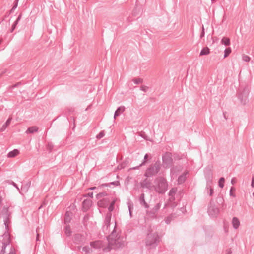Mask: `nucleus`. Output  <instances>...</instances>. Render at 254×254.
<instances>
[{"mask_svg":"<svg viewBox=\"0 0 254 254\" xmlns=\"http://www.w3.org/2000/svg\"><path fill=\"white\" fill-rule=\"evenodd\" d=\"M108 241V245L103 248L105 252H109L111 250H118L123 248L125 246L124 238L121 236L120 232L116 230V222L111 233L106 236Z\"/></svg>","mask_w":254,"mask_h":254,"instance_id":"1","label":"nucleus"},{"mask_svg":"<svg viewBox=\"0 0 254 254\" xmlns=\"http://www.w3.org/2000/svg\"><path fill=\"white\" fill-rule=\"evenodd\" d=\"M161 239L158 233L153 232L151 227H149L147 230L146 238V246L149 249H155L159 243Z\"/></svg>","mask_w":254,"mask_h":254,"instance_id":"2","label":"nucleus"},{"mask_svg":"<svg viewBox=\"0 0 254 254\" xmlns=\"http://www.w3.org/2000/svg\"><path fill=\"white\" fill-rule=\"evenodd\" d=\"M161 162L157 160L150 164L146 169L144 176L147 178L153 177L157 175L161 169Z\"/></svg>","mask_w":254,"mask_h":254,"instance_id":"3","label":"nucleus"},{"mask_svg":"<svg viewBox=\"0 0 254 254\" xmlns=\"http://www.w3.org/2000/svg\"><path fill=\"white\" fill-rule=\"evenodd\" d=\"M168 187V184L166 179L160 177L158 179L155 190L159 194H164L167 190Z\"/></svg>","mask_w":254,"mask_h":254,"instance_id":"4","label":"nucleus"},{"mask_svg":"<svg viewBox=\"0 0 254 254\" xmlns=\"http://www.w3.org/2000/svg\"><path fill=\"white\" fill-rule=\"evenodd\" d=\"M207 212L211 217L216 218L219 213V209L212 201H211L208 205Z\"/></svg>","mask_w":254,"mask_h":254,"instance_id":"5","label":"nucleus"},{"mask_svg":"<svg viewBox=\"0 0 254 254\" xmlns=\"http://www.w3.org/2000/svg\"><path fill=\"white\" fill-rule=\"evenodd\" d=\"M249 93V90L247 87H244L242 91H239L238 97L242 104L245 105L248 102Z\"/></svg>","mask_w":254,"mask_h":254,"instance_id":"6","label":"nucleus"},{"mask_svg":"<svg viewBox=\"0 0 254 254\" xmlns=\"http://www.w3.org/2000/svg\"><path fill=\"white\" fill-rule=\"evenodd\" d=\"M162 162L165 168H169L172 166L173 159L171 153L167 152L162 156Z\"/></svg>","mask_w":254,"mask_h":254,"instance_id":"7","label":"nucleus"},{"mask_svg":"<svg viewBox=\"0 0 254 254\" xmlns=\"http://www.w3.org/2000/svg\"><path fill=\"white\" fill-rule=\"evenodd\" d=\"M2 215L4 218V224L6 228L8 227V223L10 222L11 213L9 211V207H4L2 210Z\"/></svg>","mask_w":254,"mask_h":254,"instance_id":"8","label":"nucleus"},{"mask_svg":"<svg viewBox=\"0 0 254 254\" xmlns=\"http://www.w3.org/2000/svg\"><path fill=\"white\" fill-rule=\"evenodd\" d=\"M73 242L76 245H83L85 243V237L79 233L75 234L73 237Z\"/></svg>","mask_w":254,"mask_h":254,"instance_id":"9","label":"nucleus"},{"mask_svg":"<svg viewBox=\"0 0 254 254\" xmlns=\"http://www.w3.org/2000/svg\"><path fill=\"white\" fill-rule=\"evenodd\" d=\"M112 214L111 213H107L105 217L104 224V225L103 226V231L104 233L106 234L107 232L105 231H107L108 230V228L110 227L111 224V220Z\"/></svg>","mask_w":254,"mask_h":254,"instance_id":"10","label":"nucleus"},{"mask_svg":"<svg viewBox=\"0 0 254 254\" xmlns=\"http://www.w3.org/2000/svg\"><path fill=\"white\" fill-rule=\"evenodd\" d=\"M161 206V203L159 202L157 203L150 210L147 211V214L151 218H156V213Z\"/></svg>","mask_w":254,"mask_h":254,"instance_id":"11","label":"nucleus"},{"mask_svg":"<svg viewBox=\"0 0 254 254\" xmlns=\"http://www.w3.org/2000/svg\"><path fill=\"white\" fill-rule=\"evenodd\" d=\"M205 177L207 180L206 188L210 187V184L212 183L213 173L211 169H207L204 172Z\"/></svg>","mask_w":254,"mask_h":254,"instance_id":"12","label":"nucleus"},{"mask_svg":"<svg viewBox=\"0 0 254 254\" xmlns=\"http://www.w3.org/2000/svg\"><path fill=\"white\" fill-rule=\"evenodd\" d=\"M112 198L111 197H106L100 199L97 202L98 206L101 208L107 207Z\"/></svg>","mask_w":254,"mask_h":254,"instance_id":"13","label":"nucleus"},{"mask_svg":"<svg viewBox=\"0 0 254 254\" xmlns=\"http://www.w3.org/2000/svg\"><path fill=\"white\" fill-rule=\"evenodd\" d=\"M92 201L90 199H85L82 202V210L83 212L87 211L92 205Z\"/></svg>","mask_w":254,"mask_h":254,"instance_id":"14","label":"nucleus"},{"mask_svg":"<svg viewBox=\"0 0 254 254\" xmlns=\"http://www.w3.org/2000/svg\"><path fill=\"white\" fill-rule=\"evenodd\" d=\"M90 245L95 249H101L103 247V243L102 241L97 240L90 242Z\"/></svg>","mask_w":254,"mask_h":254,"instance_id":"15","label":"nucleus"},{"mask_svg":"<svg viewBox=\"0 0 254 254\" xmlns=\"http://www.w3.org/2000/svg\"><path fill=\"white\" fill-rule=\"evenodd\" d=\"M151 182L150 180L147 179V178L144 179L141 183V186L143 188H146L149 190L151 189Z\"/></svg>","mask_w":254,"mask_h":254,"instance_id":"16","label":"nucleus"},{"mask_svg":"<svg viewBox=\"0 0 254 254\" xmlns=\"http://www.w3.org/2000/svg\"><path fill=\"white\" fill-rule=\"evenodd\" d=\"M139 202L140 204V205L142 206H143L145 208H148L149 206V205L146 202L145 200V194L144 193H142L141 194V195L139 196Z\"/></svg>","mask_w":254,"mask_h":254,"instance_id":"17","label":"nucleus"},{"mask_svg":"<svg viewBox=\"0 0 254 254\" xmlns=\"http://www.w3.org/2000/svg\"><path fill=\"white\" fill-rule=\"evenodd\" d=\"M189 173L188 171H185L182 175H180L177 180L178 184H182L184 183L186 180V175Z\"/></svg>","mask_w":254,"mask_h":254,"instance_id":"18","label":"nucleus"},{"mask_svg":"<svg viewBox=\"0 0 254 254\" xmlns=\"http://www.w3.org/2000/svg\"><path fill=\"white\" fill-rule=\"evenodd\" d=\"M72 213L70 211H66L65 214L64 223L65 224H69L72 219Z\"/></svg>","mask_w":254,"mask_h":254,"instance_id":"19","label":"nucleus"},{"mask_svg":"<svg viewBox=\"0 0 254 254\" xmlns=\"http://www.w3.org/2000/svg\"><path fill=\"white\" fill-rule=\"evenodd\" d=\"M12 119V117H9L8 118V119L6 121V122L2 125V127L0 128V131L2 132L6 129V128L11 123Z\"/></svg>","mask_w":254,"mask_h":254,"instance_id":"20","label":"nucleus"},{"mask_svg":"<svg viewBox=\"0 0 254 254\" xmlns=\"http://www.w3.org/2000/svg\"><path fill=\"white\" fill-rule=\"evenodd\" d=\"M22 17V13H20L19 15L18 16L16 20L14 21L13 24L12 25L11 28L10 30V32H13L14 30L15 29L19 21L20 20L21 18Z\"/></svg>","mask_w":254,"mask_h":254,"instance_id":"21","label":"nucleus"},{"mask_svg":"<svg viewBox=\"0 0 254 254\" xmlns=\"http://www.w3.org/2000/svg\"><path fill=\"white\" fill-rule=\"evenodd\" d=\"M125 107L124 106L119 107L115 112L114 118L115 119L117 117L119 116L121 113L125 111Z\"/></svg>","mask_w":254,"mask_h":254,"instance_id":"22","label":"nucleus"},{"mask_svg":"<svg viewBox=\"0 0 254 254\" xmlns=\"http://www.w3.org/2000/svg\"><path fill=\"white\" fill-rule=\"evenodd\" d=\"M19 153V151L17 149H15L13 150L10 151L7 154V157L8 158H13L16 156Z\"/></svg>","mask_w":254,"mask_h":254,"instance_id":"23","label":"nucleus"},{"mask_svg":"<svg viewBox=\"0 0 254 254\" xmlns=\"http://www.w3.org/2000/svg\"><path fill=\"white\" fill-rule=\"evenodd\" d=\"M232 223L234 228L235 229H237L240 226V221L237 217L233 218Z\"/></svg>","mask_w":254,"mask_h":254,"instance_id":"24","label":"nucleus"},{"mask_svg":"<svg viewBox=\"0 0 254 254\" xmlns=\"http://www.w3.org/2000/svg\"><path fill=\"white\" fill-rule=\"evenodd\" d=\"M64 231L66 236L69 237L71 235L72 231L70 225L67 224L64 228Z\"/></svg>","mask_w":254,"mask_h":254,"instance_id":"25","label":"nucleus"},{"mask_svg":"<svg viewBox=\"0 0 254 254\" xmlns=\"http://www.w3.org/2000/svg\"><path fill=\"white\" fill-rule=\"evenodd\" d=\"M177 191V188L176 187L172 188L169 191L168 195L170 197L173 198V200H175V195Z\"/></svg>","mask_w":254,"mask_h":254,"instance_id":"26","label":"nucleus"},{"mask_svg":"<svg viewBox=\"0 0 254 254\" xmlns=\"http://www.w3.org/2000/svg\"><path fill=\"white\" fill-rule=\"evenodd\" d=\"M149 157V154L148 153L145 154L142 162L139 164V166H145L148 162Z\"/></svg>","mask_w":254,"mask_h":254,"instance_id":"27","label":"nucleus"},{"mask_svg":"<svg viewBox=\"0 0 254 254\" xmlns=\"http://www.w3.org/2000/svg\"><path fill=\"white\" fill-rule=\"evenodd\" d=\"M38 128L36 126H32L28 128L26 132L27 133H33L38 131Z\"/></svg>","mask_w":254,"mask_h":254,"instance_id":"28","label":"nucleus"},{"mask_svg":"<svg viewBox=\"0 0 254 254\" xmlns=\"http://www.w3.org/2000/svg\"><path fill=\"white\" fill-rule=\"evenodd\" d=\"M210 53V49L208 47H204L202 48L200 52V56L207 55Z\"/></svg>","mask_w":254,"mask_h":254,"instance_id":"29","label":"nucleus"},{"mask_svg":"<svg viewBox=\"0 0 254 254\" xmlns=\"http://www.w3.org/2000/svg\"><path fill=\"white\" fill-rule=\"evenodd\" d=\"M221 43L225 46H229L230 45V39L228 37H224L221 39Z\"/></svg>","mask_w":254,"mask_h":254,"instance_id":"30","label":"nucleus"},{"mask_svg":"<svg viewBox=\"0 0 254 254\" xmlns=\"http://www.w3.org/2000/svg\"><path fill=\"white\" fill-rule=\"evenodd\" d=\"M116 200L115 199H113L112 201L109 203L110 205L108 207V211H109V213H111L112 211H113L114 209V205L115 204Z\"/></svg>","mask_w":254,"mask_h":254,"instance_id":"31","label":"nucleus"},{"mask_svg":"<svg viewBox=\"0 0 254 254\" xmlns=\"http://www.w3.org/2000/svg\"><path fill=\"white\" fill-rule=\"evenodd\" d=\"M31 182L29 181L26 182L25 185H22L21 186V190H24L25 191H27L30 187Z\"/></svg>","mask_w":254,"mask_h":254,"instance_id":"32","label":"nucleus"},{"mask_svg":"<svg viewBox=\"0 0 254 254\" xmlns=\"http://www.w3.org/2000/svg\"><path fill=\"white\" fill-rule=\"evenodd\" d=\"M82 249V251L85 252V254H89L92 252L91 248L88 246L83 247Z\"/></svg>","mask_w":254,"mask_h":254,"instance_id":"33","label":"nucleus"},{"mask_svg":"<svg viewBox=\"0 0 254 254\" xmlns=\"http://www.w3.org/2000/svg\"><path fill=\"white\" fill-rule=\"evenodd\" d=\"M231 52V49L230 47L227 48L224 50V58L227 57Z\"/></svg>","mask_w":254,"mask_h":254,"instance_id":"34","label":"nucleus"},{"mask_svg":"<svg viewBox=\"0 0 254 254\" xmlns=\"http://www.w3.org/2000/svg\"><path fill=\"white\" fill-rule=\"evenodd\" d=\"M128 208L129 212V215L130 217H132V211L133 209V204L132 203H128Z\"/></svg>","mask_w":254,"mask_h":254,"instance_id":"35","label":"nucleus"},{"mask_svg":"<svg viewBox=\"0 0 254 254\" xmlns=\"http://www.w3.org/2000/svg\"><path fill=\"white\" fill-rule=\"evenodd\" d=\"M108 194L106 192H100L96 195V198L97 199H99L103 197L106 196Z\"/></svg>","mask_w":254,"mask_h":254,"instance_id":"36","label":"nucleus"},{"mask_svg":"<svg viewBox=\"0 0 254 254\" xmlns=\"http://www.w3.org/2000/svg\"><path fill=\"white\" fill-rule=\"evenodd\" d=\"M132 81L135 84H139L140 83H142L143 82V80L142 78H134L132 79Z\"/></svg>","mask_w":254,"mask_h":254,"instance_id":"37","label":"nucleus"},{"mask_svg":"<svg viewBox=\"0 0 254 254\" xmlns=\"http://www.w3.org/2000/svg\"><path fill=\"white\" fill-rule=\"evenodd\" d=\"M18 1H19V0H15L14 3H13V5L10 10V13L13 12L15 10V9L17 7Z\"/></svg>","mask_w":254,"mask_h":254,"instance_id":"38","label":"nucleus"},{"mask_svg":"<svg viewBox=\"0 0 254 254\" xmlns=\"http://www.w3.org/2000/svg\"><path fill=\"white\" fill-rule=\"evenodd\" d=\"M224 182H225V178L224 177H221L219 180V186L222 188L224 187Z\"/></svg>","mask_w":254,"mask_h":254,"instance_id":"39","label":"nucleus"},{"mask_svg":"<svg viewBox=\"0 0 254 254\" xmlns=\"http://www.w3.org/2000/svg\"><path fill=\"white\" fill-rule=\"evenodd\" d=\"M235 188L234 187H231L230 190V192L229 195L230 196L233 197H236L235 194L233 192L234 191H235Z\"/></svg>","mask_w":254,"mask_h":254,"instance_id":"40","label":"nucleus"},{"mask_svg":"<svg viewBox=\"0 0 254 254\" xmlns=\"http://www.w3.org/2000/svg\"><path fill=\"white\" fill-rule=\"evenodd\" d=\"M127 164L126 162V161H124L122 163L120 164L117 166V168H118V169H119V170L124 169V168H125L126 167Z\"/></svg>","mask_w":254,"mask_h":254,"instance_id":"41","label":"nucleus"},{"mask_svg":"<svg viewBox=\"0 0 254 254\" xmlns=\"http://www.w3.org/2000/svg\"><path fill=\"white\" fill-rule=\"evenodd\" d=\"M54 148V145L51 142H48V144L47 145V149L50 152H51Z\"/></svg>","mask_w":254,"mask_h":254,"instance_id":"42","label":"nucleus"},{"mask_svg":"<svg viewBox=\"0 0 254 254\" xmlns=\"http://www.w3.org/2000/svg\"><path fill=\"white\" fill-rule=\"evenodd\" d=\"M105 136V133L104 131H101L99 132V134H98L96 136V138L98 139H100L101 138H103Z\"/></svg>","mask_w":254,"mask_h":254,"instance_id":"43","label":"nucleus"},{"mask_svg":"<svg viewBox=\"0 0 254 254\" xmlns=\"http://www.w3.org/2000/svg\"><path fill=\"white\" fill-rule=\"evenodd\" d=\"M148 89H149V87L145 85H142L140 86V90H141L142 91H143L144 92H147L148 91Z\"/></svg>","mask_w":254,"mask_h":254,"instance_id":"44","label":"nucleus"},{"mask_svg":"<svg viewBox=\"0 0 254 254\" xmlns=\"http://www.w3.org/2000/svg\"><path fill=\"white\" fill-rule=\"evenodd\" d=\"M242 59L245 62H249L251 60V58L249 56L244 55L242 57Z\"/></svg>","mask_w":254,"mask_h":254,"instance_id":"45","label":"nucleus"},{"mask_svg":"<svg viewBox=\"0 0 254 254\" xmlns=\"http://www.w3.org/2000/svg\"><path fill=\"white\" fill-rule=\"evenodd\" d=\"M116 182H112L110 183H104L101 185L102 187H111V185H115Z\"/></svg>","mask_w":254,"mask_h":254,"instance_id":"46","label":"nucleus"},{"mask_svg":"<svg viewBox=\"0 0 254 254\" xmlns=\"http://www.w3.org/2000/svg\"><path fill=\"white\" fill-rule=\"evenodd\" d=\"M209 188V195L212 196L213 194L214 191L213 188H211V186H210V187H209L208 188H206V190H208Z\"/></svg>","mask_w":254,"mask_h":254,"instance_id":"47","label":"nucleus"},{"mask_svg":"<svg viewBox=\"0 0 254 254\" xmlns=\"http://www.w3.org/2000/svg\"><path fill=\"white\" fill-rule=\"evenodd\" d=\"M204 35H205L204 28V26H203L202 28V31L201 32L200 35V38H202L203 37H204Z\"/></svg>","mask_w":254,"mask_h":254,"instance_id":"48","label":"nucleus"},{"mask_svg":"<svg viewBox=\"0 0 254 254\" xmlns=\"http://www.w3.org/2000/svg\"><path fill=\"white\" fill-rule=\"evenodd\" d=\"M93 192H89L84 195V197H89L91 198H93Z\"/></svg>","mask_w":254,"mask_h":254,"instance_id":"49","label":"nucleus"},{"mask_svg":"<svg viewBox=\"0 0 254 254\" xmlns=\"http://www.w3.org/2000/svg\"><path fill=\"white\" fill-rule=\"evenodd\" d=\"M21 82H17L16 83V84H14L13 85L11 86V88L12 89H14L16 87H18L20 85H21Z\"/></svg>","mask_w":254,"mask_h":254,"instance_id":"50","label":"nucleus"},{"mask_svg":"<svg viewBox=\"0 0 254 254\" xmlns=\"http://www.w3.org/2000/svg\"><path fill=\"white\" fill-rule=\"evenodd\" d=\"M81 248H82L81 246H75L74 247V248L73 249V250L74 251H79L81 250Z\"/></svg>","mask_w":254,"mask_h":254,"instance_id":"51","label":"nucleus"},{"mask_svg":"<svg viewBox=\"0 0 254 254\" xmlns=\"http://www.w3.org/2000/svg\"><path fill=\"white\" fill-rule=\"evenodd\" d=\"M232 253V251L231 248H229L226 251V254H231Z\"/></svg>","mask_w":254,"mask_h":254,"instance_id":"52","label":"nucleus"},{"mask_svg":"<svg viewBox=\"0 0 254 254\" xmlns=\"http://www.w3.org/2000/svg\"><path fill=\"white\" fill-rule=\"evenodd\" d=\"M5 246L6 245L4 244V245L2 247V249L1 252V254H4L3 253L5 252Z\"/></svg>","mask_w":254,"mask_h":254,"instance_id":"53","label":"nucleus"},{"mask_svg":"<svg viewBox=\"0 0 254 254\" xmlns=\"http://www.w3.org/2000/svg\"><path fill=\"white\" fill-rule=\"evenodd\" d=\"M251 186L253 188H254V177H252Z\"/></svg>","mask_w":254,"mask_h":254,"instance_id":"54","label":"nucleus"},{"mask_svg":"<svg viewBox=\"0 0 254 254\" xmlns=\"http://www.w3.org/2000/svg\"><path fill=\"white\" fill-rule=\"evenodd\" d=\"M141 166H139V165L137 166H136V167H132L131 168V169H133V170H136V169H139V167H141Z\"/></svg>","mask_w":254,"mask_h":254,"instance_id":"55","label":"nucleus"},{"mask_svg":"<svg viewBox=\"0 0 254 254\" xmlns=\"http://www.w3.org/2000/svg\"><path fill=\"white\" fill-rule=\"evenodd\" d=\"M12 185L16 188L18 190H19V188L18 187L17 184L16 183H15L14 182H12Z\"/></svg>","mask_w":254,"mask_h":254,"instance_id":"56","label":"nucleus"},{"mask_svg":"<svg viewBox=\"0 0 254 254\" xmlns=\"http://www.w3.org/2000/svg\"><path fill=\"white\" fill-rule=\"evenodd\" d=\"M170 220L169 218H167L166 220H165V222L166 224H169L170 223Z\"/></svg>","mask_w":254,"mask_h":254,"instance_id":"57","label":"nucleus"},{"mask_svg":"<svg viewBox=\"0 0 254 254\" xmlns=\"http://www.w3.org/2000/svg\"><path fill=\"white\" fill-rule=\"evenodd\" d=\"M39 241V234L37 233L36 236V241Z\"/></svg>","mask_w":254,"mask_h":254,"instance_id":"58","label":"nucleus"},{"mask_svg":"<svg viewBox=\"0 0 254 254\" xmlns=\"http://www.w3.org/2000/svg\"><path fill=\"white\" fill-rule=\"evenodd\" d=\"M96 189V187H92L89 188L88 189L90 190H94Z\"/></svg>","mask_w":254,"mask_h":254,"instance_id":"59","label":"nucleus"},{"mask_svg":"<svg viewBox=\"0 0 254 254\" xmlns=\"http://www.w3.org/2000/svg\"><path fill=\"white\" fill-rule=\"evenodd\" d=\"M223 117L224 118L226 119V120H227V118L226 116V113L225 112H223Z\"/></svg>","mask_w":254,"mask_h":254,"instance_id":"60","label":"nucleus"},{"mask_svg":"<svg viewBox=\"0 0 254 254\" xmlns=\"http://www.w3.org/2000/svg\"><path fill=\"white\" fill-rule=\"evenodd\" d=\"M169 200H170V201H173V198H172V197H170V198H169Z\"/></svg>","mask_w":254,"mask_h":254,"instance_id":"61","label":"nucleus"},{"mask_svg":"<svg viewBox=\"0 0 254 254\" xmlns=\"http://www.w3.org/2000/svg\"><path fill=\"white\" fill-rule=\"evenodd\" d=\"M231 183H232V184H234V180H233V179H232L231 180Z\"/></svg>","mask_w":254,"mask_h":254,"instance_id":"62","label":"nucleus"},{"mask_svg":"<svg viewBox=\"0 0 254 254\" xmlns=\"http://www.w3.org/2000/svg\"><path fill=\"white\" fill-rule=\"evenodd\" d=\"M2 201V198H1V197L0 196V204L1 203Z\"/></svg>","mask_w":254,"mask_h":254,"instance_id":"63","label":"nucleus"},{"mask_svg":"<svg viewBox=\"0 0 254 254\" xmlns=\"http://www.w3.org/2000/svg\"><path fill=\"white\" fill-rule=\"evenodd\" d=\"M9 254H14L13 252H10Z\"/></svg>","mask_w":254,"mask_h":254,"instance_id":"64","label":"nucleus"}]
</instances>
